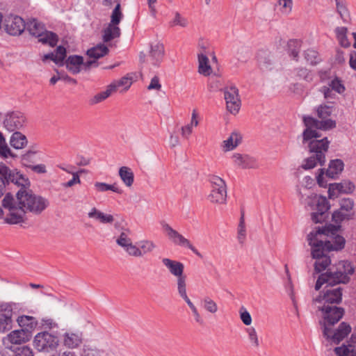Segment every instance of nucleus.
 Returning a JSON list of instances; mask_svg holds the SVG:
<instances>
[{
	"label": "nucleus",
	"mask_w": 356,
	"mask_h": 356,
	"mask_svg": "<svg viewBox=\"0 0 356 356\" xmlns=\"http://www.w3.org/2000/svg\"><path fill=\"white\" fill-rule=\"evenodd\" d=\"M42 327L44 329H56L58 328V325L56 321L51 318H44L42 319Z\"/></svg>",
	"instance_id": "obj_61"
},
{
	"label": "nucleus",
	"mask_w": 356,
	"mask_h": 356,
	"mask_svg": "<svg viewBox=\"0 0 356 356\" xmlns=\"http://www.w3.org/2000/svg\"><path fill=\"white\" fill-rule=\"evenodd\" d=\"M9 182L17 186H26L29 184L28 179H26L16 170H11L5 164L0 163V197L5 192L6 185Z\"/></svg>",
	"instance_id": "obj_8"
},
{
	"label": "nucleus",
	"mask_w": 356,
	"mask_h": 356,
	"mask_svg": "<svg viewBox=\"0 0 356 356\" xmlns=\"http://www.w3.org/2000/svg\"><path fill=\"white\" fill-rule=\"evenodd\" d=\"M342 300V288L337 287L327 289L323 294H320L313 300V303L317 307L318 305H337Z\"/></svg>",
	"instance_id": "obj_12"
},
{
	"label": "nucleus",
	"mask_w": 356,
	"mask_h": 356,
	"mask_svg": "<svg viewBox=\"0 0 356 356\" xmlns=\"http://www.w3.org/2000/svg\"><path fill=\"white\" fill-rule=\"evenodd\" d=\"M354 185L350 182L339 184H330L328 189L329 197L332 198L335 195V191L339 193H348L353 191Z\"/></svg>",
	"instance_id": "obj_28"
},
{
	"label": "nucleus",
	"mask_w": 356,
	"mask_h": 356,
	"mask_svg": "<svg viewBox=\"0 0 356 356\" xmlns=\"http://www.w3.org/2000/svg\"><path fill=\"white\" fill-rule=\"evenodd\" d=\"M111 24L118 25L122 18V13L120 11V4L119 2L117 3L114 10L112 12L111 16Z\"/></svg>",
	"instance_id": "obj_54"
},
{
	"label": "nucleus",
	"mask_w": 356,
	"mask_h": 356,
	"mask_svg": "<svg viewBox=\"0 0 356 356\" xmlns=\"http://www.w3.org/2000/svg\"><path fill=\"white\" fill-rule=\"evenodd\" d=\"M332 106L320 105L316 108L317 116L321 120L310 116H304L303 122L306 129L302 133L303 143L312 138L321 137L318 130L327 131L336 127V122L329 117L332 113Z\"/></svg>",
	"instance_id": "obj_3"
},
{
	"label": "nucleus",
	"mask_w": 356,
	"mask_h": 356,
	"mask_svg": "<svg viewBox=\"0 0 356 356\" xmlns=\"http://www.w3.org/2000/svg\"><path fill=\"white\" fill-rule=\"evenodd\" d=\"M240 318L245 325H250L252 323V317L245 308L242 307L239 310Z\"/></svg>",
	"instance_id": "obj_60"
},
{
	"label": "nucleus",
	"mask_w": 356,
	"mask_h": 356,
	"mask_svg": "<svg viewBox=\"0 0 356 356\" xmlns=\"http://www.w3.org/2000/svg\"><path fill=\"white\" fill-rule=\"evenodd\" d=\"M307 141H309V152L313 153L314 155L305 159L302 168L305 170H309L315 168L317 164L323 165L325 162V153L328 150L330 141L327 138L321 140L312 138Z\"/></svg>",
	"instance_id": "obj_6"
},
{
	"label": "nucleus",
	"mask_w": 356,
	"mask_h": 356,
	"mask_svg": "<svg viewBox=\"0 0 356 356\" xmlns=\"http://www.w3.org/2000/svg\"><path fill=\"white\" fill-rule=\"evenodd\" d=\"M83 343V334L81 332H67L63 335V344L69 349L77 348Z\"/></svg>",
	"instance_id": "obj_22"
},
{
	"label": "nucleus",
	"mask_w": 356,
	"mask_h": 356,
	"mask_svg": "<svg viewBox=\"0 0 356 356\" xmlns=\"http://www.w3.org/2000/svg\"><path fill=\"white\" fill-rule=\"evenodd\" d=\"M188 25V21L186 18L181 16L179 13H176L174 19L171 22V26H180L186 27Z\"/></svg>",
	"instance_id": "obj_62"
},
{
	"label": "nucleus",
	"mask_w": 356,
	"mask_h": 356,
	"mask_svg": "<svg viewBox=\"0 0 356 356\" xmlns=\"http://www.w3.org/2000/svg\"><path fill=\"white\" fill-rule=\"evenodd\" d=\"M258 62L260 68L264 71L273 69V61L267 52H262L258 55Z\"/></svg>",
	"instance_id": "obj_39"
},
{
	"label": "nucleus",
	"mask_w": 356,
	"mask_h": 356,
	"mask_svg": "<svg viewBox=\"0 0 356 356\" xmlns=\"http://www.w3.org/2000/svg\"><path fill=\"white\" fill-rule=\"evenodd\" d=\"M232 159L235 165L243 169L259 167L256 159L248 154L235 153L232 156Z\"/></svg>",
	"instance_id": "obj_20"
},
{
	"label": "nucleus",
	"mask_w": 356,
	"mask_h": 356,
	"mask_svg": "<svg viewBox=\"0 0 356 356\" xmlns=\"http://www.w3.org/2000/svg\"><path fill=\"white\" fill-rule=\"evenodd\" d=\"M186 280L187 277L184 274L180 277H177L176 284L177 292L179 296H183L187 294L186 293Z\"/></svg>",
	"instance_id": "obj_48"
},
{
	"label": "nucleus",
	"mask_w": 356,
	"mask_h": 356,
	"mask_svg": "<svg viewBox=\"0 0 356 356\" xmlns=\"http://www.w3.org/2000/svg\"><path fill=\"white\" fill-rule=\"evenodd\" d=\"M94 63L95 60L84 62L83 56L77 55L70 56L65 62L67 69L73 74L79 73L82 68L90 69Z\"/></svg>",
	"instance_id": "obj_18"
},
{
	"label": "nucleus",
	"mask_w": 356,
	"mask_h": 356,
	"mask_svg": "<svg viewBox=\"0 0 356 356\" xmlns=\"http://www.w3.org/2000/svg\"><path fill=\"white\" fill-rule=\"evenodd\" d=\"M351 332V327L345 322L341 323L333 332L332 329L325 324L323 328V335L334 343H339Z\"/></svg>",
	"instance_id": "obj_15"
},
{
	"label": "nucleus",
	"mask_w": 356,
	"mask_h": 356,
	"mask_svg": "<svg viewBox=\"0 0 356 356\" xmlns=\"http://www.w3.org/2000/svg\"><path fill=\"white\" fill-rule=\"evenodd\" d=\"M198 72L200 74L204 76H209L211 74L212 69L204 51L198 53Z\"/></svg>",
	"instance_id": "obj_31"
},
{
	"label": "nucleus",
	"mask_w": 356,
	"mask_h": 356,
	"mask_svg": "<svg viewBox=\"0 0 356 356\" xmlns=\"http://www.w3.org/2000/svg\"><path fill=\"white\" fill-rule=\"evenodd\" d=\"M161 88V84L160 83L159 78L157 76H154L150 81V83L147 86V90H160Z\"/></svg>",
	"instance_id": "obj_64"
},
{
	"label": "nucleus",
	"mask_w": 356,
	"mask_h": 356,
	"mask_svg": "<svg viewBox=\"0 0 356 356\" xmlns=\"http://www.w3.org/2000/svg\"><path fill=\"white\" fill-rule=\"evenodd\" d=\"M354 267L350 261H340L329 268L325 273L319 275L315 289L318 291L323 284L330 286L347 284L350 282V276L354 273Z\"/></svg>",
	"instance_id": "obj_4"
},
{
	"label": "nucleus",
	"mask_w": 356,
	"mask_h": 356,
	"mask_svg": "<svg viewBox=\"0 0 356 356\" xmlns=\"http://www.w3.org/2000/svg\"><path fill=\"white\" fill-rule=\"evenodd\" d=\"M242 140L241 135L236 131L232 132L227 140L222 142V147L223 151L227 152L235 149Z\"/></svg>",
	"instance_id": "obj_29"
},
{
	"label": "nucleus",
	"mask_w": 356,
	"mask_h": 356,
	"mask_svg": "<svg viewBox=\"0 0 356 356\" xmlns=\"http://www.w3.org/2000/svg\"><path fill=\"white\" fill-rule=\"evenodd\" d=\"M62 169L63 170H65V172H67V173L72 174V176H73L72 179H70L67 182L64 183L63 184V186L64 187L69 188V187L73 186L74 185H75L76 184H80L81 183V179H80L79 174V173H82L84 171V170H80L78 172H70V170H67L65 168H62Z\"/></svg>",
	"instance_id": "obj_50"
},
{
	"label": "nucleus",
	"mask_w": 356,
	"mask_h": 356,
	"mask_svg": "<svg viewBox=\"0 0 356 356\" xmlns=\"http://www.w3.org/2000/svg\"><path fill=\"white\" fill-rule=\"evenodd\" d=\"M164 56V47L160 42L152 44L147 60L153 65L158 66Z\"/></svg>",
	"instance_id": "obj_23"
},
{
	"label": "nucleus",
	"mask_w": 356,
	"mask_h": 356,
	"mask_svg": "<svg viewBox=\"0 0 356 356\" xmlns=\"http://www.w3.org/2000/svg\"><path fill=\"white\" fill-rule=\"evenodd\" d=\"M26 122L24 114L16 111L8 113L3 119V127L9 131H15L24 127Z\"/></svg>",
	"instance_id": "obj_16"
},
{
	"label": "nucleus",
	"mask_w": 356,
	"mask_h": 356,
	"mask_svg": "<svg viewBox=\"0 0 356 356\" xmlns=\"http://www.w3.org/2000/svg\"><path fill=\"white\" fill-rule=\"evenodd\" d=\"M324 232L317 229L311 232L307 236V241L312 249V257L316 260L314 270L316 273H321L326 269L331 264V259L327 255V250L323 245Z\"/></svg>",
	"instance_id": "obj_5"
},
{
	"label": "nucleus",
	"mask_w": 356,
	"mask_h": 356,
	"mask_svg": "<svg viewBox=\"0 0 356 356\" xmlns=\"http://www.w3.org/2000/svg\"><path fill=\"white\" fill-rule=\"evenodd\" d=\"M319 229L324 232V233H325V236L323 238V242L322 243H323V247L327 250L338 251V250H342L344 248L346 240L343 236H341L340 235H337L333 238L332 241H328L327 238V231L325 229Z\"/></svg>",
	"instance_id": "obj_24"
},
{
	"label": "nucleus",
	"mask_w": 356,
	"mask_h": 356,
	"mask_svg": "<svg viewBox=\"0 0 356 356\" xmlns=\"http://www.w3.org/2000/svg\"><path fill=\"white\" fill-rule=\"evenodd\" d=\"M209 181L211 184V192L207 197L213 204H223L227 201V186L224 179L216 175H210Z\"/></svg>",
	"instance_id": "obj_7"
},
{
	"label": "nucleus",
	"mask_w": 356,
	"mask_h": 356,
	"mask_svg": "<svg viewBox=\"0 0 356 356\" xmlns=\"http://www.w3.org/2000/svg\"><path fill=\"white\" fill-rule=\"evenodd\" d=\"M54 56H56L55 63L63 65V61L66 57V49L63 46H58L56 49Z\"/></svg>",
	"instance_id": "obj_52"
},
{
	"label": "nucleus",
	"mask_w": 356,
	"mask_h": 356,
	"mask_svg": "<svg viewBox=\"0 0 356 356\" xmlns=\"http://www.w3.org/2000/svg\"><path fill=\"white\" fill-rule=\"evenodd\" d=\"M161 261L169 273L176 278L184 275V265L183 263L169 258H163Z\"/></svg>",
	"instance_id": "obj_25"
},
{
	"label": "nucleus",
	"mask_w": 356,
	"mask_h": 356,
	"mask_svg": "<svg viewBox=\"0 0 356 356\" xmlns=\"http://www.w3.org/2000/svg\"><path fill=\"white\" fill-rule=\"evenodd\" d=\"M36 152L29 150L22 155V160L24 165H28L29 163H33Z\"/></svg>",
	"instance_id": "obj_63"
},
{
	"label": "nucleus",
	"mask_w": 356,
	"mask_h": 356,
	"mask_svg": "<svg viewBox=\"0 0 356 356\" xmlns=\"http://www.w3.org/2000/svg\"><path fill=\"white\" fill-rule=\"evenodd\" d=\"M95 187L99 192L112 191L119 194H121L122 193V191L120 188H119L116 184H108L104 182H96L95 183Z\"/></svg>",
	"instance_id": "obj_43"
},
{
	"label": "nucleus",
	"mask_w": 356,
	"mask_h": 356,
	"mask_svg": "<svg viewBox=\"0 0 356 356\" xmlns=\"http://www.w3.org/2000/svg\"><path fill=\"white\" fill-rule=\"evenodd\" d=\"M343 165H344L343 161L340 159L332 161L330 163L329 167L326 171V175L328 177L334 179L337 175L341 172L343 169Z\"/></svg>",
	"instance_id": "obj_36"
},
{
	"label": "nucleus",
	"mask_w": 356,
	"mask_h": 356,
	"mask_svg": "<svg viewBox=\"0 0 356 356\" xmlns=\"http://www.w3.org/2000/svg\"><path fill=\"white\" fill-rule=\"evenodd\" d=\"M337 12L344 22H348L350 16L343 0L336 2Z\"/></svg>",
	"instance_id": "obj_53"
},
{
	"label": "nucleus",
	"mask_w": 356,
	"mask_h": 356,
	"mask_svg": "<svg viewBox=\"0 0 356 356\" xmlns=\"http://www.w3.org/2000/svg\"><path fill=\"white\" fill-rule=\"evenodd\" d=\"M14 305L7 303L0 306V332H5L12 328V314Z\"/></svg>",
	"instance_id": "obj_19"
},
{
	"label": "nucleus",
	"mask_w": 356,
	"mask_h": 356,
	"mask_svg": "<svg viewBox=\"0 0 356 356\" xmlns=\"http://www.w3.org/2000/svg\"><path fill=\"white\" fill-rule=\"evenodd\" d=\"M27 29L29 33L37 38L39 42L54 47L58 42V35L51 31H45L44 26L40 22L33 19L27 24Z\"/></svg>",
	"instance_id": "obj_9"
},
{
	"label": "nucleus",
	"mask_w": 356,
	"mask_h": 356,
	"mask_svg": "<svg viewBox=\"0 0 356 356\" xmlns=\"http://www.w3.org/2000/svg\"><path fill=\"white\" fill-rule=\"evenodd\" d=\"M26 137L19 131H15L10 137V145L17 149H22L27 145Z\"/></svg>",
	"instance_id": "obj_35"
},
{
	"label": "nucleus",
	"mask_w": 356,
	"mask_h": 356,
	"mask_svg": "<svg viewBox=\"0 0 356 356\" xmlns=\"http://www.w3.org/2000/svg\"><path fill=\"white\" fill-rule=\"evenodd\" d=\"M115 92V86L114 85H108L106 87V90L102 91L93 97L90 98L88 102L90 105H95L100 102H102L105 99H106L111 95Z\"/></svg>",
	"instance_id": "obj_33"
},
{
	"label": "nucleus",
	"mask_w": 356,
	"mask_h": 356,
	"mask_svg": "<svg viewBox=\"0 0 356 356\" xmlns=\"http://www.w3.org/2000/svg\"><path fill=\"white\" fill-rule=\"evenodd\" d=\"M245 332L248 334V340L250 341L252 346L255 348L259 346V340L256 329L254 327H249L245 329Z\"/></svg>",
	"instance_id": "obj_47"
},
{
	"label": "nucleus",
	"mask_w": 356,
	"mask_h": 356,
	"mask_svg": "<svg viewBox=\"0 0 356 356\" xmlns=\"http://www.w3.org/2000/svg\"><path fill=\"white\" fill-rule=\"evenodd\" d=\"M122 248L125 251V252L130 257H141V252L139 250V248L134 245L133 242L129 243Z\"/></svg>",
	"instance_id": "obj_51"
},
{
	"label": "nucleus",
	"mask_w": 356,
	"mask_h": 356,
	"mask_svg": "<svg viewBox=\"0 0 356 356\" xmlns=\"http://www.w3.org/2000/svg\"><path fill=\"white\" fill-rule=\"evenodd\" d=\"M0 155L3 157L13 156L11 151L7 143L6 142V139L3 137V134L0 131Z\"/></svg>",
	"instance_id": "obj_55"
},
{
	"label": "nucleus",
	"mask_w": 356,
	"mask_h": 356,
	"mask_svg": "<svg viewBox=\"0 0 356 356\" xmlns=\"http://www.w3.org/2000/svg\"><path fill=\"white\" fill-rule=\"evenodd\" d=\"M328 87L331 88L334 91L341 94L345 90L344 86L341 83V81L338 79L335 78L332 80L329 84Z\"/></svg>",
	"instance_id": "obj_59"
},
{
	"label": "nucleus",
	"mask_w": 356,
	"mask_h": 356,
	"mask_svg": "<svg viewBox=\"0 0 356 356\" xmlns=\"http://www.w3.org/2000/svg\"><path fill=\"white\" fill-rule=\"evenodd\" d=\"M26 186H20V189L16 193V198L11 194L7 193L2 200L3 207L8 209L9 214L5 218L8 224H18L24 222V216L26 212L34 215H40L49 206L48 199L35 194Z\"/></svg>",
	"instance_id": "obj_1"
},
{
	"label": "nucleus",
	"mask_w": 356,
	"mask_h": 356,
	"mask_svg": "<svg viewBox=\"0 0 356 356\" xmlns=\"http://www.w3.org/2000/svg\"><path fill=\"white\" fill-rule=\"evenodd\" d=\"M314 185V179L306 176L303 178L301 184L298 186L297 191L302 203L312 210H316L312 213V219L315 223H318L325 220L330 204L325 197L317 196L312 192L311 188Z\"/></svg>",
	"instance_id": "obj_2"
},
{
	"label": "nucleus",
	"mask_w": 356,
	"mask_h": 356,
	"mask_svg": "<svg viewBox=\"0 0 356 356\" xmlns=\"http://www.w3.org/2000/svg\"><path fill=\"white\" fill-rule=\"evenodd\" d=\"M162 228L165 232L168 239L175 245L187 248L190 249L194 254L200 257V253L192 245L191 241L186 238L183 235L174 229L170 225L166 222H162Z\"/></svg>",
	"instance_id": "obj_11"
},
{
	"label": "nucleus",
	"mask_w": 356,
	"mask_h": 356,
	"mask_svg": "<svg viewBox=\"0 0 356 356\" xmlns=\"http://www.w3.org/2000/svg\"><path fill=\"white\" fill-rule=\"evenodd\" d=\"M293 0H279L277 6L282 13L288 14L291 12Z\"/></svg>",
	"instance_id": "obj_57"
},
{
	"label": "nucleus",
	"mask_w": 356,
	"mask_h": 356,
	"mask_svg": "<svg viewBox=\"0 0 356 356\" xmlns=\"http://www.w3.org/2000/svg\"><path fill=\"white\" fill-rule=\"evenodd\" d=\"M356 343V334H353L350 339L349 343L334 348V352L337 356H356V348L353 344Z\"/></svg>",
	"instance_id": "obj_26"
},
{
	"label": "nucleus",
	"mask_w": 356,
	"mask_h": 356,
	"mask_svg": "<svg viewBox=\"0 0 356 356\" xmlns=\"http://www.w3.org/2000/svg\"><path fill=\"white\" fill-rule=\"evenodd\" d=\"M109 50L108 47L104 44H97V46L89 49L87 51V55L90 58L89 60H95L94 65L96 63V60L108 53Z\"/></svg>",
	"instance_id": "obj_30"
},
{
	"label": "nucleus",
	"mask_w": 356,
	"mask_h": 356,
	"mask_svg": "<svg viewBox=\"0 0 356 356\" xmlns=\"http://www.w3.org/2000/svg\"><path fill=\"white\" fill-rule=\"evenodd\" d=\"M224 98L227 111L234 115L238 113L241 102L238 88L233 85L225 87L223 90Z\"/></svg>",
	"instance_id": "obj_13"
},
{
	"label": "nucleus",
	"mask_w": 356,
	"mask_h": 356,
	"mask_svg": "<svg viewBox=\"0 0 356 356\" xmlns=\"http://www.w3.org/2000/svg\"><path fill=\"white\" fill-rule=\"evenodd\" d=\"M130 231L125 229L122 231L120 236L116 239V243L121 248H124L129 243L132 242L131 238L129 237Z\"/></svg>",
	"instance_id": "obj_49"
},
{
	"label": "nucleus",
	"mask_w": 356,
	"mask_h": 356,
	"mask_svg": "<svg viewBox=\"0 0 356 356\" xmlns=\"http://www.w3.org/2000/svg\"><path fill=\"white\" fill-rule=\"evenodd\" d=\"M246 238V228L244 215L242 214L237 229V239L241 245H243Z\"/></svg>",
	"instance_id": "obj_44"
},
{
	"label": "nucleus",
	"mask_w": 356,
	"mask_h": 356,
	"mask_svg": "<svg viewBox=\"0 0 356 356\" xmlns=\"http://www.w3.org/2000/svg\"><path fill=\"white\" fill-rule=\"evenodd\" d=\"M17 322L23 330H26L31 333L38 325V321L33 316L22 315L17 318Z\"/></svg>",
	"instance_id": "obj_32"
},
{
	"label": "nucleus",
	"mask_w": 356,
	"mask_h": 356,
	"mask_svg": "<svg viewBox=\"0 0 356 356\" xmlns=\"http://www.w3.org/2000/svg\"><path fill=\"white\" fill-rule=\"evenodd\" d=\"M31 337V332L23 329L15 330L10 332L4 340L11 344H21L29 341Z\"/></svg>",
	"instance_id": "obj_21"
},
{
	"label": "nucleus",
	"mask_w": 356,
	"mask_h": 356,
	"mask_svg": "<svg viewBox=\"0 0 356 356\" xmlns=\"http://www.w3.org/2000/svg\"><path fill=\"white\" fill-rule=\"evenodd\" d=\"M300 41L298 40H290L287 43L289 54L293 58L297 59L300 49Z\"/></svg>",
	"instance_id": "obj_46"
},
{
	"label": "nucleus",
	"mask_w": 356,
	"mask_h": 356,
	"mask_svg": "<svg viewBox=\"0 0 356 356\" xmlns=\"http://www.w3.org/2000/svg\"><path fill=\"white\" fill-rule=\"evenodd\" d=\"M119 176L122 182L127 186L131 187L134 181V175L132 170L127 167L122 166L119 170Z\"/></svg>",
	"instance_id": "obj_38"
},
{
	"label": "nucleus",
	"mask_w": 356,
	"mask_h": 356,
	"mask_svg": "<svg viewBox=\"0 0 356 356\" xmlns=\"http://www.w3.org/2000/svg\"><path fill=\"white\" fill-rule=\"evenodd\" d=\"M58 344V337L46 331L38 333L33 339V346L40 352L53 351L57 348Z\"/></svg>",
	"instance_id": "obj_10"
},
{
	"label": "nucleus",
	"mask_w": 356,
	"mask_h": 356,
	"mask_svg": "<svg viewBox=\"0 0 356 356\" xmlns=\"http://www.w3.org/2000/svg\"><path fill=\"white\" fill-rule=\"evenodd\" d=\"M13 351V356H33L32 349L26 346L16 348Z\"/></svg>",
	"instance_id": "obj_58"
},
{
	"label": "nucleus",
	"mask_w": 356,
	"mask_h": 356,
	"mask_svg": "<svg viewBox=\"0 0 356 356\" xmlns=\"http://www.w3.org/2000/svg\"><path fill=\"white\" fill-rule=\"evenodd\" d=\"M318 55V52L314 49H307L304 53L305 58L311 65H315L318 63L320 59Z\"/></svg>",
	"instance_id": "obj_56"
},
{
	"label": "nucleus",
	"mask_w": 356,
	"mask_h": 356,
	"mask_svg": "<svg viewBox=\"0 0 356 356\" xmlns=\"http://www.w3.org/2000/svg\"><path fill=\"white\" fill-rule=\"evenodd\" d=\"M88 216L90 218H94L104 224H111L114 221V218L112 215L105 214L104 213L97 209L95 207L90 210Z\"/></svg>",
	"instance_id": "obj_34"
},
{
	"label": "nucleus",
	"mask_w": 356,
	"mask_h": 356,
	"mask_svg": "<svg viewBox=\"0 0 356 356\" xmlns=\"http://www.w3.org/2000/svg\"><path fill=\"white\" fill-rule=\"evenodd\" d=\"M133 83V76L131 74H127L120 80L112 82L110 85L115 86V92L120 88H122V91L127 90Z\"/></svg>",
	"instance_id": "obj_40"
},
{
	"label": "nucleus",
	"mask_w": 356,
	"mask_h": 356,
	"mask_svg": "<svg viewBox=\"0 0 356 356\" xmlns=\"http://www.w3.org/2000/svg\"><path fill=\"white\" fill-rule=\"evenodd\" d=\"M3 26L8 34L19 35L24 31L26 25L22 17L10 15L4 18Z\"/></svg>",
	"instance_id": "obj_17"
},
{
	"label": "nucleus",
	"mask_w": 356,
	"mask_h": 356,
	"mask_svg": "<svg viewBox=\"0 0 356 356\" xmlns=\"http://www.w3.org/2000/svg\"><path fill=\"white\" fill-rule=\"evenodd\" d=\"M138 248L142 257L145 254L152 252L156 248V245L152 241L143 240L139 242Z\"/></svg>",
	"instance_id": "obj_42"
},
{
	"label": "nucleus",
	"mask_w": 356,
	"mask_h": 356,
	"mask_svg": "<svg viewBox=\"0 0 356 356\" xmlns=\"http://www.w3.org/2000/svg\"><path fill=\"white\" fill-rule=\"evenodd\" d=\"M347 32L348 29L346 27H337L335 29V33L339 44L341 47L346 48L350 45V42L347 38Z\"/></svg>",
	"instance_id": "obj_41"
},
{
	"label": "nucleus",
	"mask_w": 356,
	"mask_h": 356,
	"mask_svg": "<svg viewBox=\"0 0 356 356\" xmlns=\"http://www.w3.org/2000/svg\"><path fill=\"white\" fill-rule=\"evenodd\" d=\"M202 304L204 309L211 314H216L218 310L217 303L209 296L202 300Z\"/></svg>",
	"instance_id": "obj_45"
},
{
	"label": "nucleus",
	"mask_w": 356,
	"mask_h": 356,
	"mask_svg": "<svg viewBox=\"0 0 356 356\" xmlns=\"http://www.w3.org/2000/svg\"><path fill=\"white\" fill-rule=\"evenodd\" d=\"M353 207V202L349 198H345L341 200L339 211H334L332 214V218L336 222H339L344 220L347 214L343 211H349Z\"/></svg>",
	"instance_id": "obj_27"
},
{
	"label": "nucleus",
	"mask_w": 356,
	"mask_h": 356,
	"mask_svg": "<svg viewBox=\"0 0 356 356\" xmlns=\"http://www.w3.org/2000/svg\"><path fill=\"white\" fill-rule=\"evenodd\" d=\"M120 35V29L118 25L109 24L103 31V40L108 42L113 39L119 37Z\"/></svg>",
	"instance_id": "obj_37"
},
{
	"label": "nucleus",
	"mask_w": 356,
	"mask_h": 356,
	"mask_svg": "<svg viewBox=\"0 0 356 356\" xmlns=\"http://www.w3.org/2000/svg\"><path fill=\"white\" fill-rule=\"evenodd\" d=\"M316 307L323 313L324 326L325 324L328 327L333 325L339 321L344 314V309L337 305H318Z\"/></svg>",
	"instance_id": "obj_14"
}]
</instances>
